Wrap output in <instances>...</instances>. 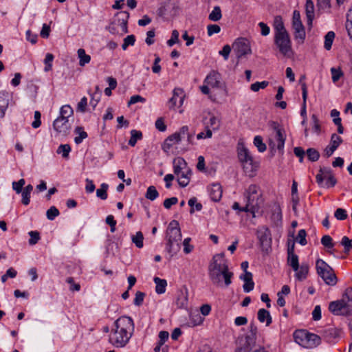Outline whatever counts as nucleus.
<instances>
[{"mask_svg":"<svg viewBox=\"0 0 352 352\" xmlns=\"http://www.w3.org/2000/svg\"><path fill=\"white\" fill-rule=\"evenodd\" d=\"M190 317V324L192 326L199 325L204 321V318L198 312L191 313Z\"/></svg>","mask_w":352,"mask_h":352,"instance_id":"obj_42","label":"nucleus"},{"mask_svg":"<svg viewBox=\"0 0 352 352\" xmlns=\"http://www.w3.org/2000/svg\"><path fill=\"white\" fill-rule=\"evenodd\" d=\"M341 245L344 246L345 252H349L351 249H352V239H350L349 237L344 236L341 240Z\"/></svg>","mask_w":352,"mask_h":352,"instance_id":"obj_62","label":"nucleus"},{"mask_svg":"<svg viewBox=\"0 0 352 352\" xmlns=\"http://www.w3.org/2000/svg\"><path fill=\"white\" fill-rule=\"evenodd\" d=\"M74 133L76 135L74 142L76 144H80L88 136L87 132L84 131L82 126H77L74 129Z\"/></svg>","mask_w":352,"mask_h":352,"instance_id":"obj_34","label":"nucleus"},{"mask_svg":"<svg viewBox=\"0 0 352 352\" xmlns=\"http://www.w3.org/2000/svg\"><path fill=\"white\" fill-rule=\"evenodd\" d=\"M179 32L176 30H173L170 38L167 41V45L172 47L179 42Z\"/></svg>","mask_w":352,"mask_h":352,"instance_id":"obj_60","label":"nucleus"},{"mask_svg":"<svg viewBox=\"0 0 352 352\" xmlns=\"http://www.w3.org/2000/svg\"><path fill=\"white\" fill-rule=\"evenodd\" d=\"M187 163L182 157H177L173 160V170L176 175H179L180 173L188 168Z\"/></svg>","mask_w":352,"mask_h":352,"instance_id":"obj_26","label":"nucleus"},{"mask_svg":"<svg viewBox=\"0 0 352 352\" xmlns=\"http://www.w3.org/2000/svg\"><path fill=\"white\" fill-rule=\"evenodd\" d=\"M71 151V147L69 144H60L56 151L58 154H61L64 158H67Z\"/></svg>","mask_w":352,"mask_h":352,"instance_id":"obj_46","label":"nucleus"},{"mask_svg":"<svg viewBox=\"0 0 352 352\" xmlns=\"http://www.w3.org/2000/svg\"><path fill=\"white\" fill-rule=\"evenodd\" d=\"M274 29L275 35H279L280 33H287V30L285 28L282 18L280 16H277L274 19Z\"/></svg>","mask_w":352,"mask_h":352,"instance_id":"obj_36","label":"nucleus"},{"mask_svg":"<svg viewBox=\"0 0 352 352\" xmlns=\"http://www.w3.org/2000/svg\"><path fill=\"white\" fill-rule=\"evenodd\" d=\"M316 267L318 274L327 285L333 286L336 284L337 277L333 269L326 262L320 258L318 259Z\"/></svg>","mask_w":352,"mask_h":352,"instance_id":"obj_8","label":"nucleus"},{"mask_svg":"<svg viewBox=\"0 0 352 352\" xmlns=\"http://www.w3.org/2000/svg\"><path fill=\"white\" fill-rule=\"evenodd\" d=\"M305 12L307 19V25L311 26L314 18V5L311 0H306Z\"/></svg>","mask_w":352,"mask_h":352,"instance_id":"obj_29","label":"nucleus"},{"mask_svg":"<svg viewBox=\"0 0 352 352\" xmlns=\"http://www.w3.org/2000/svg\"><path fill=\"white\" fill-rule=\"evenodd\" d=\"M287 263L293 269L296 270L299 266L298 256L294 253V244L287 250Z\"/></svg>","mask_w":352,"mask_h":352,"instance_id":"obj_21","label":"nucleus"},{"mask_svg":"<svg viewBox=\"0 0 352 352\" xmlns=\"http://www.w3.org/2000/svg\"><path fill=\"white\" fill-rule=\"evenodd\" d=\"M331 73L332 76V81L333 82H337L343 76V72L340 68L332 67L331 68Z\"/></svg>","mask_w":352,"mask_h":352,"instance_id":"obj_54","label":"nucleus"},{"mask_svg":"<svg viewBox=\"0 0 352 352\" xmlns=\"http://www.w3.org/2000/svg\"><path fill=\"white\" fill-rule=\"evenodd\" d=\"M342 142V139L341 137H340L339 135H338L336 133H333L331 135L329 145L331 147H333V148L336 150Z\"/></svg>","mask_w":352,"mask_h":352,"instance_id":"obj_48","label":"nucleus"},{"mask_svg":"<svg viewBox=\"0 0 352 352\" xmlns=\"http://www.w3.org/2000/svg\"><path fill=\"white\" fill-rule=\"evenodd\" d=\"M205 129H211V131H218L221 125L220 118L211 113L208 112L203 119Z\"/></svg>","mask_w":352,"mask_h":352,"instance_id":"obj_14","label":"nucleus"},{"mask_svg":"<svg viewBox=\"0 0 352 352\" xmlns=\"http://www.w3.org/2000/svg\"><path fill=\"white\" fill-rule=\"evenodd\" d=\"M232 49L238 58L252 53L250 41L245 38H238L232 44Z\"/></svg>","mask_w":352,"mask_h":352,"instance_id":"obj_12","label":"nucleus"},{"mask_svg":"<svg viewBox=\"0 0 352 352\" xmlns=\"http://www.w3.org/2000/svg\"><path fill=\"white\" fill-rule=\"evenodd\" d=\"M309 265L306 263H302L300 265L298 266L296 270H293L295 272L294 276L298 281H302L307 277L309 273Z\"/></svg>","mask_w":352,"mask_h":352,"instance_id":"obj_22","label":"nucleus"},{"mask_svg":"<svg viewBox=\"0 0 352 352\" xmlns=\"http://www.w3.org/2000/svg\"><path fill=\"white\" fill-rule=\"evenodd\" d=\"M306 154L307 155L308 159L311 162H316L319 159L320 154L319 152L315 148H308L307 150Z\"/></svg>","mask_w":352,"mask_h":352,"instance_id":"obj_52","label":"nucleus"},{"mask_svg":"<svg viewBox=\"0 0 352 352\" xmlns=\"http://www.w3.org/2000/svg\"><path fill=\"white\" fill-rule=\"evenodd\" d=\"M306 236H307L306 231L303 229L300 230L298 231V233L296 240L301 245H305L307 244Z\"/></svg>","mask_w":352,"mask_h":352,"instance_id":"obj_58","label":"nucleus"},{"mask_svg":"<svg viewBox=\"0 0 352 352\" xmlns=\"http://www.w3.org/2000/svg\"><path fill=\"white\" fill-rule=\"evenodd\" d=\"M208 275L212 283L219 287H228L232 283L233 273L229 270L224 253L213 256L208 266Z\"/></svg>","mask_w":352,"mask_h":352,"instance_id":"obj_2","label":"nucleus"},{"mask_svg":"<svg viewBox=\"0 0 352 352\" xmlns=\"http://www.w3.org/2000/svg\"><path fill=\"white\" fill-rule=\"evenodd\" d=\"M118 15H121L122 16V23H121V25H122V30L126 33L128 32V29H127V21H128V19L129 18V13L128 12H120L119 13H118Z\"/></svg>","mask_w":352,"mask_h":352,"instance_id":"obj_51","label":"nucleus"},{"mask_svg":"<svg viewBox=\"0 0 352 352\" xmlns=\"http://www.w3.org/2000/svg\"><path fill=\"white\" fill-rule=\"evenodd\" d=\"M240 278L244 281L243 288L245 292L248 293L253 290L254 283L252 280V273L245 272L244 274L240 276Z\"/></svg>","mask_w":352,"mask_h":352,"instance_id":"obj_25","label":"nucleus"},{"mask_svg":"<svg viewBox=\"0 0 352 352\" xmlns=\"http://www.w3.org/2000/svg\"><path fill=\"white\" fill-rule=\"evenodd\" d=\"M159 197V192L154 186H150L146 190L145 197L151 201L155 200Z\"/></svg>","mask_w":352,"mask_h":352,"instance_id":"obj_39","label":"nucleus"},{"mask_svg":"<svg viewBox=\"0 0 352 352\" xmlns=\"http://www.w3.org/2000/svg\"><path fill=\"white\" fill-rule=\"evenodd\" d=\"M33 190V186L31 184L26 186L21 191L22 200L21 202L23 205L28 206L30 202V195Z\"/></svg>","mask_w":352,"mask_h":352,"instance_id":"obj_33","label":"nucleus"},{"mask_svg":"<svg viewBox=\"0 0 352 352\" xmlns=\"http://www.w3.org/2000/svg\"><path fill=\"white\" fill-rule=\"evenodd\" d=\"M54 129L62 135H67L71 129V123L66 118L58 117L53 122Z\"/></svg>","mask_w":352,"mask_h":352,"instance_id":"obj_15","label":"nucleus"},{"mask_svg":"<svg viewBox=\"0 0 352 352\" xmlns=\"http://www.w3.org/2000/svg\"><path fill=\"white\" fill-rule=\"evenodd\" d=\"M73 113V109L69 105H63L60 109V116L58 117L69 120Z\"/></svg>","mask_w":352,"mask_h":352,"instance_id":"obj_40","label":"nucleus"},{"mask_svg":"<svg viewBox=\"0 0 352 352\" xmlns=\"http://www.w3.org/2000/svg\"><path fill=\"white\" fill-rule=\"evenodd\" d=\"M334 38L335 33L333 31L328 32L325 35L324 47L327 50H329L331 48Z\"/></svg>","mask_w":352,"mask_h":352,"instance_id":"obj_43","label":"nucleus"},{"mask_svg":"<svg viewBox=\"0 0 352 352\" xmlns=\"http://www.w3.org/2000/svg\"><path fill=\"white\" fill-rule=\"evenodd\" d=\"M316 179L318 185L323 188L333 187L337 183V180L331 169L326 168L320 169Z\"/></svg>","mask_w":352,"mask_h":352,"instance_id":"obj_11","label":"nucleus"},{"mask_svg":"<svg viewBox=\"0 0 352 352\" xmlns=\"http://www.w3.org/2000/svg\"><path fill=\"white\" fill-rule=\"evenodd\" d=\"M188 205L191 207L190 213H193L195 210L200 211L202 209V205L200 203H197L196 197H192L188 200Z\"/></svg>","mask_w":352,"mask_h":352,"instance_id":"obj_45","label":"nucleus"},{"mask_svg":"<svg viewBox=\"0 0 352 352\" xmlns=\"http://www.w3.org/2000/svg\"><path fill=\"white\" fill-rule=\"evenodd\" d=\"M167 243L166 250L170 256L175 255L180 250L182 233L177 221L170 222L166 231Z\"/></svg>","mask_w":352,"mask_h":352,"instance_id":"obj_4","label":"nucleus"},{"mask_svg":"<svg viewBox=\"0 0 352 352\" xmlns=\"http://www.w3.org/2000/svg\"><path fill=\"white\" fill-rule=\"evenodd\" d=\"M144 293L142 292H137L133 300L134 305L137 306H140L144 301Z\"/></svg>","mask_w":352,"mask_h":352,"instance_id":"obj_64","label":"nucleus"},{"mask_svg":"<svg viewBox=\"0 0 352 352\" xmlns=\"http://www.w3.org/2000/svg\"><path fill=\"white\" fill-rule=\"evenodd\" d=\"M53 60H54V56L52 54L47 53L45 55V58L44 60V63H45L44 71L45 72H47L52 69Z\"/></svg>","mask_w":352,"mask_h":352,"instance_id":"obj_50","label":"nucleus"},{"mask_svg":"<svg viewBox=\"0 0 352 352\" xmlns=\"http://www.w3.org/2000/svg\"><path fill=\"white\" fill-rule=\"evenodd\" d=\"M222 17L221 10L219 6H214L212 12L209 14L208 19L212 21H218Z\"/></svg>","mask_w":352,"mask_h":352,"instance_id":"obj_38","label":"nucleus"},{"mask_svg":"<svg viewBox=\"0 0 352 352\" xmlns=\"http://www.w3.org/2000/svg\"><path fill=\"white\" fill-rule=\"evenodd\" d=\"M344 306L346 307V310L350 312L352 311V288L348 287L346 289L344 294L342 295L340 299Z\"/></svg>","mask_w":352,"mask_h":352,"instance_id":"obj_30","label":"nucleus"},{"mask_svg":"<svg viewBox=\"0 0 352 352\" xmlns=\"http://www.w3.org/2000/svg\"><path fill=\"white\" fill-rule=\"evenodd\" d=\"M78 58L79 59V65L84 67L91 61V56L86 54L85 50L80 48L77 51Z\"/></svg>","mask_w":352,"mask_h":352,"instance_id":"obj_35","label":"nucleus"},{"mask_svg":"<svg viewBox=\"0 0 352 352\" xmlns=\"http://www.w3.org/2000/svg\"><path fill=\"white\" fill-rule=\"evenodd\" d=\"M257 237L263 248H270L272 243L271 232L266 226H262L257 230Z\"/></svg>","mask_w":352,"mask_h":352,"instance_id":"obj_16","label":"nucleus"},{"mask_svg":"<svg viewBox=\"0 0 352 352\" xmlns=\"http://www.w3.org/2000/svg\"><path fill=\"white\" fill-rule=\"evenodd\" d=\"M254 144L260 153H263L266 151V145L263 143V138L261 136L256 135L254 137Z\"/></svg>","mask_w":352,"mask_h":352,"instance_id":"obj_44","label":"nucleus"},{"mask_svg":"<svg viewBox=\"0 0 352 352\" xmlns=\"http://www.w3.org/2000/svg\"><path fill=\"white\" fill-rule=\"evenodd\" d=\"M321 243L327 248L331 249L334 247L332 238L329 235H324L321 239Z\"/></svg>","mask_w":352,"mask_h":352,"instance_id":"obj_56","label":"nucleus"},{"mask_svg":"<svg viewBox=\"0 0 352 352\" xmlns=\"http://www.w3.org/2000/svg\"><path fill=\"white\" fill-rule=\"evenodd\" d=\"M311 121L313 122V131L317 134H319L320 133V125L319 124V120L316 115H312Z\"/></svg>","mask_w":352,"mask_h":352,"instance_id":"obj_63","label":"nucleus"},{"mask_svg":"<svg viewBox=\"0 0 352 352\" xmlns=\"http://www.w3.org/2000/svg\"><path fill=\"white\" fill-rule=\"evenodd\" d=\"M269 82L267 81H262V82H256L251 85L250 89L252 91L256 92L258 91L261 89H265Z\"/></svg>","mask_w":352,"mask_h":352,"instance_id":"obj_55","label":"nucleus"},{"mask_svg":"<svg viewBox=\"0 0 352 352\" xmlns=\"http://www.w3.org/2000/svg\"><path fill=\"white\" fill-rule=\"evenodd\" d=\"M193 138L194 134L189 132L188 126H183L178 131H176L173 134L169 135L164 140L162 144V149L165 152H168L173 145L178 144L184 138H186L188 144H193Z\"/></svg>","mask_w":352,"mask_h":352,"instance_id":"obj_5","label":"nucleus"},{"mask_svg":"<svg viewBox=\"0 0 352 352\" xmlns=\"http://www.w3.org/2000/svg\"><path fill=\"white\" fill-rule=\"evenodd\" d=\"M153 281L155 284V292L158 294L165 293L167 286V281L165 279H162L159 277H155Z\"/></svg>","mask_w":352,"mask_h":352,"instance_id":"obj_31","label":"nucleus"},{"mask_svg":"<svg viewBox=\"0 0 352 352\" xmlns=\"http://www.w3.org/2000/svg\"><path fill=\"white\" fill-rule=\"evenodd\" d=\"M221 75L215 70H212L204 80V85L200 87L201 91L205 95L210 94L209 87L212 88H221Z\"/></svg>","mask_w":352,"mask_h":352,"instance_id":"obj_9","label":"nucleus"},{"mask_svg":"<svg viewBox=\"0 0 352 352\" xmlns=\"http://www.w3.org/2000/svg\"><path fill=\"white\" fill-rule=\"evenodd\" d=\"M135 42V37L134 35L131 34L128 35L126 37L124 38L123 44L122 45V48L123 50H126L127 47L131 45H134Z\"/></svg>","mask_w":352,"mask_h":352,"instance_id":"obj_49","label":"nucleus"},{"mask_svg":"<svg viewBox=\"0 0 352 352\" xmlns=\"http://www.w3.org/2000/svg\"><path fill=\"white\" fill-rule=\"evenodd\" d=\"M109 188V185L106 183H102L100 185V188L96 190V196L102 199L105 200L107 199V190Z\"/></svg>","mask_w":352,"mask_h":352,"instance_id":"obj_41","label":"nucleus"},{"mask_svg":"<svg viewBox=\"0 0 352 352\" xmlns=\"http://www.w3.org/2000/svg\"><path fill=\"white\" fill-rule=\"evenodd\" d=\"M245 175L252 177L256 175L258 164L253 160H248L241 164Z\"/></svg>","mask_w":352,"mask_h":352,"instance_id":"obj_19","label":"nucleus"},{"mask_svg":"<svg viewBox=\"0 0 352 352\" xmlns=\"http://www.w3.org/2000/svg\"><path fill=\"white\" fill-rule=\"evenodd\" d=\"M144 236L141 232H138L133 236H132V241L137 248H141L143 247Z\"/></svg>","mask_w":352,"mask_h":352,"instance_id":"obj_47","label":"nucleus"},{"mask_svg":"<svg viewBox=\"0 0 352 352\" xmlns=\"http://www.w3.org/2000/svg\"><path fill=\"white\" fill-rule=\"evenodd\" d=\"M238 157L241 164L253 159L249 150L243 144H240L238 146Z\"/></svg>","mask_w":352,"mask_h":352,"instance_id":"obj_27","label":"nucleus"},{"mask_svg":"<svg viewBox=\"0 0 352 352\" xmlns=\"http://www.w3.org/2000/svg\"><path fill=\"white\" fill-rule=\"evenodd\" d=\"M184 91L180 88H175L173 90V94L172 98L169 100L170 108L175 107L179 102V105H182L184 101Z\"/></svg>","mask_w":352,"mask_h":352,"instance_id":"obj_20","label":"nucleus"},{"mask_svg":"<svg viewBox=\"0 0 352 352\" xmlns=\"http://www.w3.org/2000/svg\"><path fill=\"white\" fill-rule=\"evenodd\" d=\"M134 329V322L131 317L124 316L118 318L109 336V342L117 348L124 347L132 337Z\"/></svg>","mask_w":352,"mask_h":352,"instance_id":"obj_1","label":"nucleus"},{"mask_svg":"<svg viewBox=\"0 0 352 352\" xmlns=\"http://www.w3.org/2000/svg\"><path fill=\"white\" fill-rule=\"evenodd\" d=\"M142 138V133L140 131L137 130H131V138L129 140V144L131 146H134L138 140H140Z\"/></svg>","mask_w":352,"mask_h":352,"instance_id":"obj_37","label":"nucleus"},{"mask_svg":"<svg viewBox=\"0 0 352 352\" xmlns=\"http://www.w3.org/2000/svg\"><path fill=\"white\" fill-rule=\"evenodd\" d=\"M245 206L241 210L242 212H250L255 217L263 203L260 187L256 184L250 185L244 192Z\"/></svg>","mask_w":352,"mask_h":352,"instance_id":"obj_3","label":"nucleus"},{"mask_svg":"<svg viewBox=\"0 0 352 352\" xmlns=\"http://www.w3.org/2000/svg\"><path fill=\"white\" fill-rule=\"evenodd\" d=\"M292 28L294 30V37L299 43H303L305 38V28L300 20V14L298 10L293 12Z\"/></svg>","mask_w":352,"mask_h":352,"instance_id":"obj_13","label":"nucleus"},{"mask_svg":"<svg viewBox=\"0 0 352 352\" xmlns=\"http://www.w3.org/2000/svg\"><path fill=\"white\" fill-rule=\"evenodd\" d=\"M10 96L6 91H0V119L4 118L9 105Z\"/></svg>","mask_w":352,"mask_h":352,"instance_id":"obj_23","label":"nucleus"},{"mask_svg":"<svg viewBox=\"0 0 352 352\" xmlns=\"http://www.w3.org/2000/svg\"><path fill=\"white\" fill-rule=\"evenodd\" d=\"M334 217L338 220H344L347 218V212L346 210L343 208H338L334 212Z\"/></svg>","mask_w":352,"mask_h":352,"instance_id":"obj_61","label":"nucleus"},{"mask_svg":"<svg viewBox=\"0 0 352 352\" xmlns=\"http://www.w3.org/2000/svg\"><path fill=\"white\" fill-rule=\"evenodd\" d=\"M25 179H21L18 182H12V188L17 193L19 194L23 190V186L25 185Z\"/></svg>","mask_w":352,"mask_h":352,"instance_id":"obj_57","label":"nucleus"},{"mask_svg":"<svg viewBox=\"0 0 352 352\" xmlns=\"http://www.w3.org/2000/svg\"><path fill=\"white\" fill-rule=\"evenodd\" d=\"M177 176V182L181 187H186L190 182V178L191 176V170L189 168L180 173L179 175Z\"/></svg>","mask_w":352,"mask_h":352,"instance_id":"obj_28","label":"nucleus"},{"mask_svg":"<svg viewBox=\"0 0 352 352\" xmlns=\"http://www.w3.org/2000/svg\"><path fill=\"white\" fill-rule=\"evenodd\" d=\"M274 41L279 52L284 56L290 58L293 55L292 43L288 33H280L279 35H275Z\"/></svg>","mask_w":352,"mask_h":352,"instance_id":"obj_10","label":"nucleus"},{"mask_svg":"<svg viewBox=\"0 0 352 352\" xmlns=\"http://www.w3.org/2000/svg\"><path fill=\"white\" fill-rule=\"evenodd\" d=\"M208 192L211 199L214 201H219L222 197L221 186L219 184H213L208 188Z\"/></svg>","mask_w":352,"mask_h":352,"instance_id":"obj_24","label":"nucleus"},{"mask_svg":"<svg viewBox=\"0 0 352 352\" xmlns=\"http://www.w3.org/2000/svg\"><path fill=\"white\" fill-rule=\"evenodd\" d=\"M59 214L60 212L55 206H51L46 212L47 218L50 221H53Z\"/></svg>","mask_w":352,"mask_h":352,"instance_id":"obj_53","label":"nucleus"},{"mask_svg":"<svg viewBox=\"0 0 352 352\" xmlns=\"http://www.w3.org/2000/svg\"><path fill=\"white\" fill-rule=\"evenodd\" d=\"M221 31V28L217 24H210L207 26V34L209 36L214 34H218Z\"/></svg>","mask_w":352,"mask_h":352,"instance_id":"obj_59","label":"nucleus"},{"mask_svg":"<svg viewBox=\"0 0 352 352\" xmlns=\"http://www.w3.org/2000/svg\"><path fill=\"white\" fill-rule=\"evenodd\" d=\"M340 336V330L334 327H330L324 330L322 333L324 340L329 343H336Z\"/></svg>","mask_w":352,"mask_h":352,"instance_id":"obj_18","label":"nucleus"},{"mask_svg":"<svg viewBox=\"0 0 352 352\" xmlns=\"http://www.w3.org/2000/svg\"><path fill=\"white\" fill-rule=\"evenodd\" d=\"M270 126L273 131L269 139V146L272 149L277 148L279 151H283L286 139L285 131L282 127H280L279 124L276 122H272Z\"/></svg>","mask_w":352,"mask_h":352,"instance_id":"obj_7","label":"nucleus"},{"mask_svg":"<svg viewBox=\"0 0 352 352\" xmlns=\"http://www.w3.org/2000/svg\"><path fill=\"white\" fill-rule=\"evenodd\" d=\"M258 320L261 322H266V326H269L272 322L270 312L265 309H260L258 310Z\"/></svg>","mask_w":352,"mask_h":352,"instance_id":"obj_32","label":"nucleus"},{"mask_svg":"<svg viewBox=\"0 0 352 352\" xmlns=\"http://www.w3.org/2000/svg\"><path fill=\"white\" fill-rule=\"evenodd\" d=\"M329 309L332 314L337 316L345 315L350 313L349 310H346V307L341 300L330 302Z\"/></svg>","mask_w":352,"mask_h":352,"instance_id":"obj_17","label":"nucleus"},{"mask_svg":"<svg viewBox=\"0 0 352 352\" xmlns=\"http://www.w3.org/2000/svg\"><path fill=\"white\" fill-rule=\"evenodd\" d=\"M295 342L305 348H313L320 344V338L305 330H297L294 333Z\"/></svg>","mask_w":352,"mask_h":352,"instance_id":"obj_6","label":"nucleus"}]
</instances>
